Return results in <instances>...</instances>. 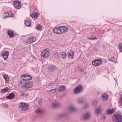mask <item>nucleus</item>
<instances>
[{
    "label": "nucleus",
    "mask_w": 122,
    "mask_h": 122,
    "mask_svg": "<svg viewBox=\"0 0 122 122\" xmlns=\"http://www.w3.org/2000/svg\"><path fill=\"white\" fill-rule=\"evenodd\" d=\"M28 105L23 102H20L18 106L19 110L22 112H25L28 109Z\"/></svg>",
    "instance_id": "obj_2"
},
{
    "label": "nucleus",
    "mask_w": 122,
    "mask_h": 122,
    "mask_svg": "<svg viewBox=\"0 0 122 122\" xmlns=\"http://www.w3.org/2000/svg\"><path fill=\"white\" fill-rule=\"evenodd\" d=\"M118 47L119 51L122 52V43L120 44L119 45Z\"/></svg>",
    "instance_id": "obj_31"
},
{
    "label": "nucleus",
    "mask_w": 122,
    "mask_h": 122,
    "mask_svg": "<svg viewBox=\"0 0 122 122\" xmlns=\"http://www.w3.org/2000/svg\"><path fill=\"white\" fill-rule=\"evenodd\" d=\"M105 117H106V116H105L104 115L103 116V119L104 120V119H105Z\"/></svg>",
    "instance_id": "obj_45"
},
{
    "label": "nucleus",
    "mask_w": 122,
    "mask_h": 122,
    "mask_svg": "<svg viewBox=\"0 0 122 122\" xmlns=\"http://www.w3.org/2000/svg\"><path fill=\"white\" fill-rule=\"evenodd\" d=\"M41 27V26L39 24H38L37 26H36V29L38 30L40 29Z\"/></svg>",
    "instance_id": "obj_36"
},
{
    "label": "nucleus",
    "mask_w": 122,
    "mask_h": 122,
    "mask_svg": "<svg viewBox=\"0 0 122 122\" xmlns=\"http://www.w3.org/2000/svg\"><path fill=\"white\" fill-rule=\"evenodd\" d=\"M14 6L17 9H20L21 7V4L18 1H14Z\"/></svg>",
    "instance_id": "obj_9"
},
{
    "label": "nucleus",
    "mask_w": 122,
    "mask_h": 122,
    "mask_svg": "<svg viewBox=\"0 0 122 122\" xmlns=\"http://www.w3.org/2000/svg\"><path fill=\"white\" fill-rule=\"evenodd\" d=\"M38 16V13L36 12L33 13L31 15H30V16L31 17L35 19L37 18Z\"/></svg>",
    "instance_id": "obj_22"
},
{
    "label": "nucleus",
    "mask_w": 122,
    "mask_h": 122,
    "mask_svg": "<svg viewBox=\"0 0 122 122\" xmlns=\"http://www.w3.org/2000/svg\"><path fill=\"white\" fill-rule=\"evenodd\" d=\"M102 97L103 100H107V99L108 96L106 94H104L102 95Z\"/></svg>",
    "instance_id": "obj_24"
},
{
    "label": "nucleus",
    "mask_w": 122,
    "mask_h": 122,
    "mask_svg": "<svg viewBox=\"0 0 122 122\" xmlns=\"http://www.w3.org/2000/svg\"><path fill=\"white\" fill-rule=\"evenodd\" d=\"M3 105L5 107H8L6 103H4V104H3Z\"/></svg>",
    "instance_id": "obj_44"
},
{
    "label": "nucleus",
    "mask_w": 122,
    "mask_h": 122,
    "mask_svg": "<svg viewBox=\"0 0 122 122\" xmlns=\"http://www.w3.org/2000/svg\"><path fill=\"white\" fill-rule=\"evenodd\" d=\"M56 91V89H52L51 90H50V91L52 93H54Z\"/></svg>",
    "instance_id": "obj_41"
},
{
    "label": "nucleus",
    "mask_w": 122,
    "mask_h": 122,
    "mask_svg": "<svg viewBox=\"0 0 122 122\" xmlns=\"http://www.w3.org/2000/svg\"><path fill=\"white\" fill-rule=\"evenodd\" d=\"M61 30V28L60 26H59L54 29L53 30V31L55 33L59 34L62 33Z\"/></svg>",
    "instance_id": "obj_7"
},
{
    "label": "nucleus",
    "mask_w": 122,
    "mask_h": 122,
    "mask_svg": "<svg viewBox=\"0 0 122 122\" xmlns=\"http://www.w3.org/2000/svg\"><path fill=\"white\" fill-rule=\"evenodd\" d=\"M28 93H22L20 94L21 96L23 97H25L28 96Z\"/></svg>",
    "instance_id": "obj_35"
},
{
    "label": "nucleus",
    "mask_w": 122,
    "mask_h": 122,
    "mask_svg": "<svg viewBox=\"0 0 122 122\" xmlns=\"http://www.w3.org/2000/svg\"><path fill=\"white\" fill-rule=\"evenodd\" d=\"M92 105L94 106H95L97 104V100L93 101L92 103Z\"/></svg>",
    "instance_id": "obj_34"
},
{
    "label": "nucleus",
    "mask_w": 122,
    "mask_h": 122,
    "mask_svg": "<svg viewBox=\"0 0 122 122\" xmlns=\"http://www.w3.org/2000/svg\"><path fill=\"white\" fill-rule=\"evenodd\" d=\"M32 86V82L27 81V83L26 84L25 86H24V89H27L30 88Z\"/></svg>",
    "instance_id": "obj_10"
},
{
    "label": "nucleus",
    "mask_w": 122,
    "mask_h": 122,
    "mask_svg": "<svg viewBox=\"0 0 122 122\" xmlns=\"http://www.w3.org/2000/svg\"><path fill=\"white\" fill-rule=\"evenodd\" d=\"M66 89V87L65 86H60L58 89L59 92H61L64 90Z\"/></svg>",
    "instance_id": "obj_23"
},
{
    "label": "nucleus",
    "mask_w": 122,
    "mask_h": 122,
    "mask_svg": "<svg viewBox=\"0 0 122 122\" xmlns=\"http://www.w3.org/2000/svg\"><path fill=\"white\" fill-rule=\"evenodd\" d=\"M3 78L5 79L6 82H7L9 80V78L7 75H3Z\"/></svg>",
    "instance_id": "obj_25"
},
{
    "label": "nucleus",
    "mask_w": 122,
    "mask_h": 122,
    "mask_svg": "<svg viewBox=\"0 0 122 122\" xmlns=\"http://www.w3.org/2000/svg\"><path fill=\"white\" fill-rule=\"evenodd\" d=\"M8 13L9 15V16H11L12 13L11 11H9L8 12Z\"/></svg>",
    "instance_id": "obj_42"
},
{
    "label": "nucleus",
    "mask_w": 122,
    "mask_h": 122,
    "mask_svg": "<svg viewBox=\"0 0 122 122\" xmlns=\"http://www.w3.org/2000/svg\"><path fill=\"white\" fill-rule=\"evenodd\" d=\"M96 36L94 33H92L91 34V36L90 37L87 38L88 40H93L97 39L96 38Z\"/></svg>",
    "instance_id": "obj_17"
},
{
    "label": "nucleus",
    "mask_w": 122,
    "mask_h": 122,
    "mask_svg": "<svg viewBox=\"0 0 122 122\" xmlns=\"http://www.w3.org/2000/svg\"><path fill=\"white\" fill-rule=\"evenodd\" d=\"M60 27L61 28L62 33L66 32L68 30V28L66 26H61Z\"/></svg>",
    "instance_id": "obj_20"
},
{
    "label": "nucleus",
    "mask_w": 122,
    "mask_h": 122,
    "mask_svg": "<svg viewBox=\"0 0 122 122\" xmlns=\"http://www.w3.org/2000/svg\"><path fill=\"white\" fill-rule=\"evenodd\" d=\"M42 101V98H40L38 101V103L40 105L41 104V102Z\"/></svg>",
    "instance_id": "obj_38"
},
{
    "label": "nucleus",
    "mask_w": 122,
    "mask_h": 122,
    "mask_svg": "<svg viewBox=\"0 0 122 122\" xmlns=\"http://www.w3.org/2000/svg\"><path fill=\"white\" fill-rule=\"evenodd\" d=\"M9 55V52L8 51H5L3 52L1 54V55L3 57L4 60L7 59Z\"/></svg>",
    "instance_id": "obj_12"
},
{
    "label": "nucleus",
    "mask_w": 122,
    "mask_h": 122,
    "mask_svg": "<svg viewBox=\"0 0 122 122\" xmlns=\"http://www.w3.org/2000/svg\"><path fill=\"white\" fill-rule=\"evenodd\" d=\"M89 106V105L88 104H86L84 106L83 108H85Z\"/></svg>",
    "instance_id": "obj_43"
},
{
    "label": "nucleus",
    "mask_w": 122,
    "mask_h": 122,
    "mask_svg": "<svg viewBox=\"0 0 122 122\" xmlns=\"http://www.w3.org/2000/svg\"><path fill=\"white\" fill-rule=\"evenodd\" d=\"M41 57H47L49 56L48 52L46 50L44 49L41 52Z\"/></svg>",
    "instance_id": "obj_8"
},
{
    "label": "nucleus",
    "mask_w": 122,
    "mask_h": 122,
    "mask_svg": "<svg viewBox=\"0 0 122 122\" xmlns=\"http://www.w3.org/2000/svg\"><path fill=\"white\" fill-rule=\"evenodd\" d=\"M91 116V113L89 112H87L83 115L82 118L84 120H87L90 118Z\"/></svg>",
    "instance_id": "obj_6"
},
{
    "label": "nucleus",
    "mask_w": 122,
    "mask_h": 122,
    "mask_svg": "<svg viewBox=\"0 0 122 122\" xmlns=\"http://www.w3.org/2000/svg\"><path fill=\"white\" fill-rule=\"evenodd\" d=\"M43 111L40 109H37L36 110V112L39 114H41L42 112Z\"/></svg>",
    "instance_id": "obj_32"
},
{
    "label": "nucleus",
    "mask_w": 122,
    "mask_h": 122,
    "mask_svg": "<svg viewBox=\"0 0 122 122\" xmlns=\"http://www.w3.org/2000/svg\"><path fill=\"white\" fill-rule=\"evenodd\" d=\"M77 102L79 103H81L83 102V100L82 99L79 98L77 99Z\"/></svg>",
    "instance_id": "obj_33"
},
{
    "label": "nucleus",
    "mask_w": 122,
    "mask_h": 122,
    "mask_svg": "<svg viewBox=\"0 0 122 122\" xmlns=\"http://www.w3.org/2000/svg\"><path fill=\"white\" fill-rule=\"evenodd\" d=\"M7 33L8 35L10 38H13L14 36V31H13L9 30L8 31Z\"/></svg>",
    "instance_id": "obj_18"
},
{
    "label": "nucleus",
    "mask_w": 122,
    "mask_h": 122,
    "mask_svg": "<svg viewBox=\"0 0 122 122\" xmlns=\"http://www.w3.org/2000/svg\"><path fill=\"white\" fill-rule=\"evenodd\" d=\"M67 115V114L66 113H61L58 115L57 117L59 119H61L66 117Z\"/></svg>",
    "instance_id": "obj_15"
},
{
    "label": "nucleus",
    "mask_w": 122,
    "mask_h": 122,
    "mask_svg": "<svg viewBox=\"0 0 122 122\" xmlns=\"http://www.w3.org/2000/svg\"><path fill=\"white\" fill-rule=\"evenodd\" d=\"M9 90V88L8 87H6L4 89H1L0 92L1 93H4L5 92H8Z\"/></svg>",
    "instance_id": "obj_26"
},
{
    "label": "nucleus",
    "mask_w": 122,
    "mask_h": 122,
    "mask_svg": "<svg viewBox=\"0 0 122 122\" xmlns=\"http://www.w3.org/2000/svg\"><path fill=\"white\" fill-rule=\"evenodd\" d=\"M21 79L18 83L19 86L24 89V86H25L27 83V81L31 80L32 76L30 75L26 74H24L21 76Z\"/></svg>",
    "instance_id": "obj_1"
},
{
    "label": "nucleus",
    "mask_w": 122,
    "mask_h": 122,
    "mask_svg": "<svg viewBox=\"0 0 122 122\" xmlns=\"http://www.w3.org/2000/svg\"><path fill=\"white\" fill-rule=\"evenodd\" d=\"M14 96V94L13 93H11L6 97V98L8 99H11L13 98Z\"/></svg>",
    "instance_id": "obj_19"
},
{
    "label": "nucleus",
    "mask_w": 122,
    "mask_h": 122,
    "mask_svg": "<svg viewBox=\"0 0 122 122\" xmlns=\"http://www.w3.org/2000/svg\"><path fill=\"white\" fill-rule=\"evenodd\" d=\"M60 55L61 57L63 59H65L66 57V54L64 52H61Z\"/></svg>",
    "instance_id": "obj_21"
},
{
    "label": "nucleus",
    "mask_w": 122,
    "mask_h": 122,
    "mask_svg": "<svg viewBox=\"0 0 122 122\" xmlns=\"http://www.w3.org/2000/svg\"><path fill=\"white\" fill-rule=\"evenodd\" d=\"M36 39L35 37H30L28 39L27 41V42H28L29 43H31L34 42L36 40Z\"/></svg>",
    "instance_id": "obj_16"
},
{
    "label": "nucleus",
    "mask_w": 122,
    "mask_h": 122,
    "mask_svg": "<svg viewBox=\"0 0 122 122\" xmlns=\"http://www.w3.org/2000/svg\"><path fill=\"white\" fill-rule=\"evenodd\" d=\"M24 23L25 26H30L31 25L30 22V21L28 20L25 21Z\"/></svg>",
    "instance_id": "obj_27"
},
{
    "label": "nucleus",
    "mask_w": 122,
    "mask_h": 122,
    "mask_svg": "<svg viewBox=\"0 0 122 122\" xmlns=\"http://www.w3.org/2000/svg\"><path fill=\"white\" fill-rule=\"evenodd\" d=\"M83 90V87L82 86L79 84L76 86L73 90V92L74 94H77L82 92Z\"/></svg>",
    "instance_id": "obj_4"
},
{
    "label": "nucleus",
    "mask_w": 122,
    "mask_h": 122,
    "mask_svg": "<svg viewBox=\"0 0 122 122\" xmlns=\"http://www.w3.org/2000/svg\"><path fill=\"white\" fill-rule=\"evenodd\" d=\"M114 57L113 56L112 57H111L110 58H109L108 59V60L109 61H113V60L114 59Z\"/></svg>",
    "instance_id": "obj_40"
},
{
    "label": "nucleus",
    "mask_w": 122,
    "mask_h": 122,
    "mask_svg": "<svg viewBox=\"0 0 122 122\" xmlns=\"http://www.w3.org/2000/svg\"><path fill=\"white\" fill-rule=\"evenodd\" d=\"M92 65L95 66H97L102 63V60L101 59H97L92 61Z\"/></svg>",
    "instance_id": "obj_5"
},
{
    "label": "nucleus",
    "mask_w": 122,
    "mask_h": 122,
    "mask_svg": "<svg viewBox=\"0 0 122 122\" xmlns=\"http://www.w3.org/2000/svg\"><path fill=\"white\" fill-rule=\"evenodd\" d=\"M112 120L116 122H122V116L121 115H114L112 117Z\"/></svg>",
    "instance_id": "obj_3"
},
{
    "label": "nucleus",
    "mask_w": 122,
    "mask_h": 122,
    "mask_svg": "<svg viewBox=\"0 0 122 122\" xmlns=\"http://www.w3.org/2000/svg\"><path fill=\"white\" fill-rule=\"evenodd\" d=\"M56 68V67L55 66L51 65L48 67V69L49 72H52L55 70Z\"/></svg>",
    "instance_id": "obj_11"
},
{
    "label": "nucleus",
    "mask_w": 122,
    "mask_h": 122,
    "mask_svg": "<svg viewBox=\"0 0 122 122\" xmlns=\"http://www.w3.org/2000/svg\"><path fill=\"white\" fill-rule=\"evenodd\" d=\"M116 109L115 108H112L111 109H108L106 111L107 114H112L115 112Z\"/></svg>",
    "instance_id": "obj_14"
},
{
    "label": "nucleus",
    "mask_w": 122,
    "mask_h": 122,
    "mask_svg": "<svg viewBox=\"0 0 122 122\" xmlns=\"http://www.w3.org/2000/svg\"><path fill=\"white\" fill-rule=\"evenodd\" d=\"M69 109L71 111L74 112L76 110V109L74 106H71L69 107Z\"/></svg>",
    "instance_id": "obj_29"
},
{
    "label": "nucleus",
    "mask_w": 122,
    "mask_h": 122,
    "mask_svg": "<svg viewBox=\"0 0 122 122\" xmlns=\"http://www.w3.org/2000/svg\"><path fill=\"white\" fill-rule=\"evenodd\" d=\"M74 52L73 51L71 50L68 52V58L70 59H72L73 58V56Z\"/></svg>",
    "instance_id": "obj_13"
},
{
    "label": "nucleus",
    "mask_w": 122,
    "mask_h": 122,
    "mask_svg": "<svg viewBox=\"0 0 122 122\" xmlns=\"http://www.w3.org/2000/svg\"><path fill=\"white\" fill-rule=\"evenodd\" d=\"M60 106V104L58 103H54L53 104L52 107L54 108H57Z\"/></svg>",
    "instance_id": "obj_28"
},
{
    "label": "nucleus",
    "mask_w": 122,
    "mask_h": 122,
    "mask_svg": "<svg viewBox=\"0 0 122 122\" xmlns=\"http://www.w3.org/2000/svg\"><path fill=\"white\" fill-rule=\"evenodd\" d=\"M54 86V84L52 83H50L48 85V87L49 86H50V87L51 88H53V86Z\"/></svg>",
    "instance_id": "obj_37"
},
{
    "label": "nucleus",
    "mask_w": 122,
    "mask_h": 122,
    "mask_svg": "<svg viewBox=\"0 0 122 122\" xmlns=\"http://www.w3.org/2000/svg\"><path fill=\"white\" fill-rule=\"evenodd\" d=\"M4 16L5 17H6L9 16V15L8 14V12L4 13Z\"/></svg>",
    "instance_id": "obj_39"
},
{
    "label": "nucleus",
    "mask_w": 122,
    "mask_h": 122,
    "mask_svg": "<svg viewBox=\"0 0 122 122\" xmlns=\"http://www.w3.org/2000/svg\"><path fill=\"white\" fill-rule=\"evenodd\" d=\"M101 112V109L98 108H97L95 110V112L97 114H100Z\"/></svg>",
    "instance_id": "obj_30"
}]
</instances>
